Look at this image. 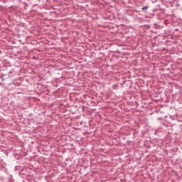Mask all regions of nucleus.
Wrapping results in <instances>:
<instances>
[{"mask_svg": "<svg viewBox=\"0 0 182 182\" xmlns=\"http://www.w3.org/2000/svg\"><path fill=\"white\" fill-rule=\"evenodd\" d=\"M149 8V6H144L142 8V11H146V9H147Z\"/></svg>", "mask_w": 182, "mask_h": 182, "instance_id": "1", "label": "nucleus"}]
</instances>
